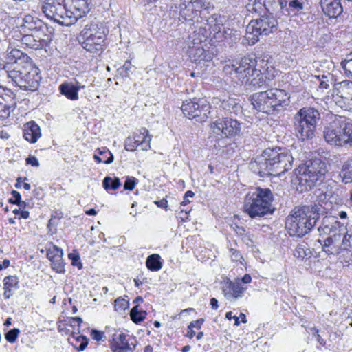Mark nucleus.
Masks as SVG:
<instances>
[{
	"mask_svg": "<svg viewBox=\"0 0 352 352\" xmlns=\"http://www.w3.org/2000/svg\"><path fill=\"white\" fill-rule=\"evenodd\" d=\"M304 0H281V12L285 15L294 16L304 8Z\"/></svg>",
	"mask_w": 352,
	"mask_h": 352,
	"instance_id": "25",
	"label": "nucleus"
},
{
	"mask_svg": "<svg viewBox=\"0 0 352 352\" xmlns=\"http://www.w3.org/2000/svg\"><path fill=\"white\" fill-rule=\"evenodd\" d=\"M11 194L13 196V199H10L9 202L12 204H16L21 199V196L16 190H12Z\"/></svg>",
	"mask_w": 352,
	"mask_h": 352,
	"instance_id": "61",
	"label": "nucleus"
},
{
	"mask_svg": "<svg viewBox=\"0 0 352 352\" xmlns=\"http://www.w3.org/2000/svg\"><path fill=\"white\" fill-rule=\"evenodd\" d=\"M145 311H139L138 305L133 307L130 311V317L132 321L136 324L140 323L146 318Z\"/></svg>",
	"mask_w": 352,
	"mask_h": 352,
	"instance_id": "42",
	"label": "nucleus"
},
{
	"mask_svg": "<svg viewBox=\"0 0 352 352\" xmlns=\"http://www.w3.org/2000/svg\"><path fill=\"white\" fill-rule=\"evenodd\" d=\"M51 267L58 273H63L65 271L63 256H56V259L50 261Z\"/></svg>",
	"mask_w": 352,
	"mask_h": 352,
	"instance_id": "46",
	"label": "nucleus"
},
{
	"mask_svg": "<svg viewBox=\"0 0 352 352\" xmlns=\"http://www.w3.org/2000/svg\"><path fill=\"white\" fill-rule=\"evenodd\" d=\"M230 257H231V259L233 261H241V259H243V256H241V253L237 250H235L234 248H230Z\"/></svg>",
	"mask_w": 352,
	"mask_h": 352,
	"instance_id": "59",
	"label": "nucleus"
},
{
	"mask_svg": "<svg viewBox=\"0 0 352 352\" xmlns=\"http://www.w3.org/2000/svg\"><path fill=\"white\" fill-rule=\"evenodd\" d=\"M204 322V320L203 318L198 319L197 320L192 321L190 323V324L188 326V329H190L191 328L195 327L197 329H201V325L203 322Z\"/></svg>",
	"mask_w": 352,
	"mask_h": 352,
	"instance_id": "60",
	"label": "nucleus"
},
{
	"mask_svg": "<svg viewBox=\"0 0 352 352\" xmlns=\"http://www.w3.org/2000/svg\"><path fill=\"white\" fill-rule=\"evenodd\" d=\"M129 307V301L124 298H118L114 302V307L117 311H123Z\"/></svg>",
	"mask_w": 352,
	"mask_h": 352,
	"instance_id": "50",
	"label": "nucleus"
},
{
	"mask_svg": "<svg viewBox=\"0 0 352 352\" xmlns=\"http://www.w3.org/2000/svg\"><path fill=\"white\" fill-rule=\"evenodd\" d=\"M320 6L325 15L336 18L343 12L340 0H320Z\"/></svg>",
	"mask_w": 352,
	"mask_h": 352,
	"instance_id": "21",
	"label": "nucleus"
},
{
	"mask_svg": "<svg viewBox=\"0 0 352 352\" xmlns=\"http://www.w3.org/2000/svg\"><path fill=\"white\" fill-rule=\"evenodd\" d=\"M342 182L345 184L352 182V157L349 159L343 165L342 169Z\"/></svg>",
	"mask_w": 352,
	"mask_h": 352,
	"instance_id": "38",
	"label": "nucleus"
},
{
	"mask_svg": "<svg viewBox=\"0 0 352 352\" xmlns=\"http://www.w3.org/2000/svg\"><path fill=\"white\" fill-rule=\"evenodd\" d=\"M273 199V194L270 189L254 188L245 195L244 212L252 219L270 215L275 209L272 204Z\"/></svg>",
	"mask_w": 352,
	"mask_h": 352,
	"instance_id": "3",
	"label": "nucleus"
},
{
	"mask_svg": "<svg viewBox=\"0 0 352 352\" xmlns=\"http://www.w3.org/2000/svg\"><path fill=\"white\" fill-rule=\"evenodd\" d=\"M207 21L211 33L213 32L216 38L220 39L223 22V18L214 14L209 17Z\"/></svg>",
	"mask_w": 352,
	"mask_h": 352,
	"instance_id": "30",
	"label": "nucleus"
},
{
	"mask_svg": "<svg viewBox=\"0 0 352 352\" xmlns=\"http://www.w3.org/2000/svg\"><path fill=\"white\" fill-rule=\"evenodd\" d=\"M188 7H191L195 11H199L203 8H206V3L203 0H194L188 3Z\"/></svg>",
	"mask_w": 352,
	"mask_h": 352,
	"instance_id": "56",
	"label": "nucleus"
},
{
	"mask_svg": "<svg viewBox=\"0 0 352 352\" xmlns=\"http://www.w3.org/2000/svg\"><path fill=\"white\" fill-rule=\"evenodd\" d=\"M247 10L251 13L261 14L265 13V0H249L246 5Z\"/></svg>",
	"mask_w": 352,
	"mask_h": 352,
	"instance_id": "35",
	"label": "nucleus"
},
{
	"mask_svg": "<svg viewBox=\"0 0 352 352\" xmlns=\"http://www.w3.org/2000/svg\"><path fill=\"white\" fill-rule=\"evenodd\" d=\"M266 11H274L276 8H280L281 10V0H265Z\"/></svg>",
	"mask_w": 352,
	"mask_h": 352,
	"instance_id": "51",
	"label": "nucleus"
},
{
	"mask_svg": "<svg viewBox=\"0 0 352 352\" xmlns=\"http://www.w3.org/2000/svg\"><path fill=\"white\" fill-rule=\"evenodd\" d=\"M297 172V190L303 192L311 190L318 182H322L327 170L325 162L320 159H315L299 166Z\"/></svg>",
	"mask_w": 352,
	"mask_h": 352,
	"instance_id": "5",
	"label": "nucleus"
},
{
	"mask_svg": "<svg viewBox=\"0 0 352 352\" xmlns=\"http://www.w3.org/2000/svg\"><path fill=\"white\" fill-rule=\"evenodd\" d=\"M110 348L113 352L132 351L129 342L126 340V335L122 333L118 335L113 334L110 341Z\"/></svg>",
	"mask_w": 352,
	"mask_h": 352,
	"instance_id": "23",
	"label": "nucleus"
},
{
	"mask_svg": "<svg viewBox=\"0 0 352 352\" xmlns=\"http://www.w3.org/2000/svg\"><path fill=\"white\" fill-rule=\"evenodd\" d=\"M19 66L15 65V67L12 68V69L5 70L7 77L21 89L36 91L41 80L40 69L32 63H27L21 68Z\"/></svg>",
	"mask_w": 352,
	"mask_h": 352,
	"instance_id": "6",
	"label": "nucleus"
},
{
	"mask_svg": "<svg viewBox=\"0 0 352 352\" xmlns=\"http://www.w3.org/2000/svg\"><path fill=\"white\" fill-rule=\"evenodd\" d=\"M333 225L338 226L337 217L334 216H325L323 217L321 225L318 228H327L329 226L333 227Z\"/></svg>",
	"mask_w": 352,
	"mask_h": 352,
	"instance_id": "49",
	"label": "nucleus"
},
{
	"mask_svg": "<svg viewBox=\"0 0 352 352\" xmlns=\"http://www.w3.org/2000/svg\"><path fill=\"white\" fill-rule=\"evenodd\" d=\"M310 253L307 244H298L294 250V256L298 258H304Z\"/></svg>",
	"mask_w": 352,
	"mask_h": 352,
	"instance_id": "44",
	"label": "nucleus"
},
{
	"mask_svg": "<svg viewBox=\"0 0 352 352\" xmlns=\"http://www.w3.org/2000/svg\"><path fill=\"white\" fill-rule=\"evenodd\" d=\"M63 250L56 245H53L47 251V257L50 261L56 259V256H63Z\"/></svg>",
	"mask_w": 352,
	"mask_h": 352,
	"instance_id": "47",
	"label": "nucleus"
},
{
	"mask_svg": "<svg viewBox=\"0 0 352 352\" xmlns=\"http://www.w3.org/2000/svg\"><path fill=\"white\" fill-rule=\"evenodd\" d=\"M258 64L254 58L244 56L236 65H226L223 72L230 75L232 79H237L241 83L248 82L251 78V74L256 70Z\"/></svg>",
	"mask_w": 352,
	"mask_h": 352,
	"instance_id": "9",
	"label": "nucleus"
},
{
	"mask_svg": "<svg viewBox=\"0 0 352 352\" xmlns=\"http://www.w3.org/2000/svg\"><path fill=\"white\" fill-rule=\"evenodd\" d=\"M91 336L94 340L98 342L104 341L105 336L103 331L93 329L91 332Z\"/></svg>",
	"mask_w": 352,
	"mask_h": 352,
	"instance_id": "58",
	"label": "nucleus"
},
{
	"mask_svg": "<svg viewBox=\"0 0 352 352\" xmlns=\"http://www.w3.org/2000/svg\"><path fill=\"white\" fill-rule=\"evenodd\" d=\"M293 157L281 148H267L252 161L249 167L261 177L280 176L292 168Z\"/></svg>",
	"mask_w": 352,
	"mask_h": 352,
	"instance_id": "1",
	"label": "nucleus"
},
{
	"mask_svg": "<svg viewBox=\"0 0 352 352\" xmlns=\"http://www.w3.org/2000/svg\"><path fill=\"white\" fill-rule=\"evenodd\" d=\"M294 131L297 138L302 141L312 140L315 136L316 127L304 124L300 122H294Z\"/></svg>",
	"mask_w": 352,
	"mask_h": 352,
	"instance_id": "22",
	"label": "nucleus"
},
{
	"mask_svg": "<svg viewBox=\"0 0 352 352\" xmlns=\"http://www.w3.org/2000/svg\"><path fill=\"white\" fill-rule=\"evenodd\" d=\"M4 295L7 294V289L11 291V288L16 286L18 283L17 278L16 276H10L4 278Z\"/></svg>",
	"mask_w": 352,
	"mask_h": 352,
	"instance_id": "48",
	"label": "nucleus"
},
{
	"mask_svg": "<svg viewBox=\"0 0 352 352\" xmlns=\"http://www.w3.org/2000/svg\"><path fill=\"white\" fill-rule=\"evenodd\" d=\"M7 64L3 67L6 70L12 69L15 65H19L21 68L27 63H32L30 58L21 50L15 48H12L10 51L8 50L7 54Z\"/></svg>",
	"mask_w": 352,
	"mask_h": 352,
	"instance_id": "17",
	"label": "nucleus"
},
{
	"mask_svg": "<svg viewBox=\"0 0 352 352\" xmlns=\"http://www.w3.org/2000/svg\"><path fill=\"white\" fill-rule=\"evenodd\" d=\"M220 107L230 114L237 115L241 111V106L235 98H228L221 101Z\"/></svg>",
	"mask_w": 352,
	"mask_h": 352,
	"instance_id": "31",
	"label": "nucleus"
},
{
	"mask_svg": "<svg viewBox=\"0 0 352 352\" xmlns=\"http://www.w3.org/2000/svg\"><path fill=\"white\" fill-rule=\"evenodd\" d=\"M35 36L37 38V41L38 43L41 41V39L46 38V37L50 38L49 43L52 40V33L48 30L47 31H45L44 32H42V31H38L37 32L35 33Z\"/></svg>",
	"mask_w": 352,
	"mask_h": 352,
	"instance_id": "57",
	"label": "nucleus"
},
{
	"mask_svg": "<svg viewBox=\"0 0 352 352\" xmlns=\"http://www.w3.org/2000/svg\"><path fill=\"white\" fill-rule=\"evenodd\" d=\"M277 30V21L270 14H264L252 20L246 27L245 37L250 45L258 41L259 36H267Z\"/></svg>",
	"mask_w": 352,
	"mask_h": 352,
	"instance_id": "8",
	"label": "nucleus"
},
{
	"mask_svg": "<svg viewBox=\"0 0 352 352\" xmlns=\"http://www.w3.org/2000/svg\"><path fill=\"white\" fill-rule=\"evenodd\" d=\"M346 230V227L344 224H342L338 221V226L333 225V227L331 226H327V228H318V232H320V235L322 234H331L334 233H340L343 232Z\"/></svg>",
	"mask_w": 352,
	"mask_h": 352,
	"instance_id": "39",
	"label": "nucleus"
},
{
	"mask_svg": "<svg viewBox=\"0 0 352 352\" xmlns=\"http://www.w3.org/2000/svg\"><path fill=\"white\" fill-rule=\"evenodd\" d=\"M138 183V179L133 177H127L124 184V189L132 190Z\"/></svg>",
	"mask_w": 352,
	"mask_h": 352,
	"instance_id": "55",
	"label": "nucleus"
},
{
	"mask_svg": "<svg viewBox=\"0 0 352 352\" xmlns=\"http://www.w3.org/2000/svg\"><path fill=\"white\" fill-rule=\"evenodd\" d=\"M201 30L199 32L193 31L190 34L186 43L188 45L187 53L192 62L200 63L201 61H210L212 60V54L206 52L204 48L202 42L205 36L201 34Z\"/></svg>",
	"mask_w": 352,
	"mask_h": 352,
	"instance_id": "10",
	"label": "nucleus"
},
{
	"mask_svg": "<svg viewBox=\"0 0 352 352\" xmlns=\"http://www.w3.org/2000/svg\"><path fill=\"white\" fill-rule=\"evenodd\" d=\"M341 65L346 75L352 78V52L348 54L346 58L341 62Z\"/></svg>",
	"mask_w": 352,
	"mask_h": 352,
	"instance_id": "43",
	"label": "nucleus"
},
{
	"mask_svg": "<svg viewBox=\"0 0 352 352\" xmlns=\"http://www.w3.org/2000/svg\"><path fill=\"white\" fill-rule=\"evenodd\" d=\"M19 329L17 328H14L10 329L5 334V338L8 342L14 343L19 334Z\"/></svg>",
	"mask_w": 352,
	"mask_h": 352,
	"instance_id": "52",
	"label": "nucleus"
},
{
	"mask_svg": "<svg viewBox=\"0 0 352 352\" xmlns=\"http://www.w3.org/2000/svg\"><path fill=\"white\" fill-rule=\"evenodd\" d=\"M351 238V235L346 234V230L344 231V234L342 236L341 241L340 242V250H346L351 246L350 239Z\"/></svg>",
	"mask_w": 352,
	"mask_h": 352,
	"instance_id": "54",
	"label": "nucleus"
},
{
	"mask_svg": "<svg viewBox=\"0 0 352 352\" xmlns=\"http://www.w3.org/2000/svg\"><path fill=\"white\" fill-rule=\"evenodd\" d=\"M2 100H4L3 98L0 99V120L7 119L16 107V102L13 97L11 98L10 102H3Z\"/></svg>",
	"mask_w": 352,
	"mask_h": 352,
	"instance_id": "33",
	"label": "nucleus"
},
{
	"mask_svg": "<svg viewBox=\"0 0 352 352\" xmlns=\"http://www.w3.org/2000/svg\"><path fill=\"white\" fill-rule=\"evenodd\" d=\"M134 68L131 65L130 60H126L124 64L117 69L116 76L121 77L122 78H129L131 74L133 72L132 69Z\"/></svg>",
	"mask_w": 352,
	"mask_h": 352,
	"instance_id": "41",
	"label": "nucleus"
},
{
	"mask_svg": "<svg viewBox=\"0 0 352 352\" xmlns=\"http://www.w3.org/2000/svg\"><path fill=\"white\" fill-rule=\"evenodd\" d=\"M108 32L107 28L102 23L91 22L87 24L81 31L79 42L87 51L97 53L102 50Z\"/></svg>",
	"mask_w": 352,
	"mask_h": 352,
	"instance_id": "7",
	"label": "nucleus"
},
{
	"mask_svg": "<svg viewBox=\"0 0 352 352\" xmlns=\"http://www.w3.org/2000/svg\"><path fill=\"white\" fill-rule=\"evenodd\" d=\"M139 146L133 137H128L124 141V148L128 151H134Z\"/></svg>",
	"mask_w": 352,
	"mask_h": 352,
	"instance_id": "53",
	"label": "nucleus"
},
{
	"mask_svg": "<svg viewBox=\"0 0 352 352\" xmlns=\"http://www.w3.org/2000/svg\"><path fill=\"white\" fill-rule=\"evenodd\" d=\"M94 158L98 163L111 164L114 160L113 155L107 148H98L96 151Z\"/></svg>",
	"mask_w": 352,
	"mask_h": 352,
	"instance_id": "34",
	"label": "nucleus"
},
{
	"mask_svg": "<svg viewBox=\"0 0 352 352\" xmlns=\"http://www.w3.org/2000/svg\"><path fill=\"white\" fill-rule=\"evenodd\" d=\"M323 137L329 144L335 147H352V124L344 117H336L324 126Z\"/></svg>",
	"mask_w": 352,
	"mask_h": 352,
	"instance_id": "4",
	"label": "nucleus"
},
{
	"mask_svg": "<svg viewBox=\"0 0 352 352\" xmlns=\"http://www.w3.org/2000/svg\"><path fill=\"white\" fill-rule=\"evenodd\" d=\"M69 257L72 261V265L77 266L79 269L82 268V264L79 261L80 258L78 256L73 255L72 254H69Z\"/></svg>",
	"mask_w": 352,
	"mask_h": 352,
	"instance_id": "63",
	"label": "nucleus"
},
{
	"mask_svg": "<svg viewBox=\"0 0 352 352\" xmlns=\"http://www.w3.org/2000/svg\"><path fill=\"white\" fill-rule=\"evenodd\" d=\"M66 0H45L41 9L45 15L62 25H70Z\"/></svg>",
	"mask_w": 352,
	"mask_h": 352,
	"instance_id": "11",
	"label": "nucleus"
},
{
	"mask_svg": "<svg viewBox=\"0 0 352 352\" xmlns=\"http://www.w3.org/2000/svg\"><path fill=\"white\" fill-rule=\"evenodd\" d=\"M26 163L31 164L32 166L37 167L39 166V162L36 157L30 156L26 159Z\"/></svg>",
	"mask_w": 352,
	"mask_h": 352,
	"instance_id": "64",
	"label": "nucleus"
},
{
	"mask_svg": "<svg viewBox=\"0 0 352 352\" xmlns=\"http://www.w3.org/2000/svg\"><path fill=\"white\" fill-rule=\"evenodd\" d=\"M21 27L23 29L32 31L34 33H36L38 31H42V32H44L47 30V26L45 23L37 17H34L30 14L24 16Z\"/></svg>",
	"mask_w": 352,
	"mask_h": 352,
	"instance_id": "24",
	"label": "nucleus"
},
{
	"mask_svg": "<svg viewBox=\"0 0 352 352\" xmlns=\"http://www.w3.org/2000/svg\"><path fill=\"white\" fill-rule=\"evenodd\" d=\"M336 95L343 98L346 102H352V81L344 80L337 85Z\"/></svg>",
	"mask_w": 352,
	"mask_h": 352,
	"instance_id": "28",
	"label": "nucleus"
},
{
	"mask_svg": "<svg viewBox=\"0 0 352 352\" xmlns=\"http://www.w3.org/2000/svg\"><path fill=\"white\" fill-rule=\"evenodd\" d=\"M103 187L105 190H116L120 186L121 183L118 177H114L113 179L110 177H105L102 182Z\"/></svg>",
	"mask_w": 352,
	"mask_h": 352,
	"instance_id": "40",
	"label": "nucleus"
},
{
	"mask_svg": "<svg viewBox=\"0 0 352 352\" xmlns=\"http://www.w3.org/2000/svg\"><path fill=\"white\" fill-rule=\"evenodd\" d=\"M41 129L34 121L29 122L24 125L23 137L31 143H35L41 137Z\"/></svg>",
	"mask_w": 352,
	"mask_h": 352,
	"instance_id": "26",
	"label": "nucleus"
},
{
	"mask_svg": "<svg viewBox=\"0 0 352 352\" xmlns=\"http://www.w3.org/2000/svg\"><path fill=\"white\" fill-rule=\"evenodd\" d=\"M300 320L302 322V327L305 328L307 331H308V329H309L308 322L307 320H304L303 318H301ZM309 330L316 336L317 341L321 345L324 346L325 344V341L324 340V339L318 333V332H319L318 329L316 327H310Z\"/></svg>",
	"mask_w": 352,
	"mask_h": 352,
	"instance_id": "45",
	"label": "nucleus"
},
{
	"mask_svg": "<svg viewBox=\"0 0 352 352\" xmlns=\"http://www.w3.org/2000/svg\"><path fill=\"white\" fill-rule=\"evenodd\" d=\"M320 118L319 111L311 107L300 109L295 115L294 120L304 124H308L316 128L318 121Z\"/></svg>",
	"mask_w": 352,
	"mask_h": 352,
	"instance_id": "18",
	"label": "nucleus"
},
{
	"mask_svg": "<svg viewBox=\"0 0 352 352\" xmlns=\"http://www.w3.org/2000/svg\"><path fill=\"white\" fill-rule=\"evenodd\" d=\"M49 40L50 38L46 37V38L41 39V41L38 43L37 38L35 36V33H34V34L23 35L21 38V42L23 44L34 50L41 49L43 47L48 45Z\"/></svg>",
	"mask_w": 352,
	"mask_h": 352,
	"instance_id": "27",
	"label": "nucleus"
},
{
	"mask_svg": "<svg viewBox=\"0 0 352 352\" xmlns=\"http://www.w3.org/2000/svg\"><path fill=\"white\" fill-rule=\"evenodd\" d=\"M58 89L62 95L71 100H76L78 99V93L77 89L75 88L74 84L72 82H65L59 85Z\"/></svg>",
	"mask_w": 352,
	"mask_h": 352,
	"instance_id": "32",
	"label": "nucleus"
},
{
	"mask_svg": "<svg viewBox=\"0 0 352 352\" xmlns=\"http://www.w3.org/2000/svg\"><path fill=\"white\" fill-rule=\"evenodd\" d=\"M160 258V256L157 254L148 256L146 261V265L148 269L151 271H158L160 270L162 267Z\"/></svg>",
	"mask_w": 352,
	"mask_h": 352,
	"instance_id": "36",
	"label": "nucleus"
},
{
	"mask_svg": "<svg viewBox=\"0 0 352 352\" xmlns=\"http://www.w3.org/2000/svg\"><path fill=\"white\" fill-rule=\"evenodd\" d=\"M344 234V232L340 233H334L328 234L322 242L319 240V242L322 245V250L328 254H337L340 252V242L341 241L342 236Z\"/></svg>",
	"mask_w": 352,
	"mask_h": 352,
	"instance_id": "20",
	"label": "nucleus"
},
{
	"mask_svg": "<svg viewBox=\"0 0 352 352\" xmlns=\"http://www.w3.org/2000/svg\"><path fill=\"white\" fill-rule=\"evenodd\" d=\"M91 0H66L67 10L71 25L84 16L89 11Z\"/></svg>",
	"mask_w": 352,
	"mask_h": 352,
	"instance_id": "14",
	"label": "nucleus"
},
{
	"mask_svg": "<svg viewBox=\"0 0 352 352\" xmlns=\"http://www.w3.org/2000/svg\"><path fill=\"white\" fill-rule=\"evenodd\" d=\"M225 297L228 300H236L242 297L246 287H243L239 280L234 282L226 278L223 281L222 287Z\"/></svg>",
	"mask_w": 352,
	"mask_h": 352,
	"instance_id": "19",
	"label": "nucleus"
},
{
	"mask_svg": "<svg viewBox=\"0 0 352 352\" xmlns=\"http://www.w3.org/2000/svg\"><path fill=\"white\" fill-rule=\"evenodd\" d=\"M266 80V76L258 69L254 70V72L251 74V78L249 80L250 84L255 87H260L263 85Z\"/></svg>",
	"mask_w": 352,
	"mask_h": 352,
	"instance_id": "37",
	"label": "nucleus"
},
{
	"mask_svg": "<svg viewBox=\"0 0 352 352\" xmlns=\"http://www.w3.org/2000/svg\"><path fill=\"white\" fill-rule=\"evenodd\" d=\"M195 195V193L192 190H188L184 196L182 202L181 203L182 206H186L188 203H190V201L188 199L189 197H193Z\"/></svg>",
	"mask_w": 352,
	"mask_h": 352,
	"instance_id": "62",
	"label": "nucleus"
},
{
	"mask_svg": "<svg viewBox=\"0 0 352 352\" xmlns=\"http://www.w3.org/2000/svg\"><path fill=\"white\" fill-rule=\"evenodd\" d=\"M210 106L204 99L194 98L183 102L181 109L184 116L189 119L203 122L208 118Z\"/></svg>",
	"mask_w": 352,
	"mask_h": 352,
	"instance_id": "12",
	"label": "nucleus"
},
{
	"mask_svg": "<svg viewBox=\"0 0 352 352\" xmlns=\"http://www.w3.org/2000/svg\"><path fill=\"white\" fill-rule=\"evenodd\" d=\"M250 100L254 108L257 111L267 114L274 113L273 105H271L268 89L252 94L250 96Z\"/></svg>",
	"mask_w": 352,
	"mask_h": 352,
	"instance_id": "15",
	"label": "nucleus"
},
{
	"mask_svg": "<svg viewBox=\"0 0 352 352\" xmlns=\"http://www.w3.org/2000/svg\"><path fill=\"white\" fill-rule=\"evenodd\" d=\"M271 105H273L274 113L284 110L290 102V96L285 90L280 89H270Z\"/></svg>",
	"mask_w": 352,
	"mask_h": 352,
	"instance_id": "16",
	"label": "nucleus"
},
{
	"mask_svg": "<svg viewBox=\"0 0 352 352\" xmlns=\"http://www.w3.org/2000/svg\"><path fill=\"white\" fill-rule=\"evenodd\" d=\"M324 212L320 204L296 208L287 217L285 227L291 236L302 237L311 230Z\"/></svg>",
	"mask_w": 352,
	"mask_h": 352,
	"instance_id": "2",
	"label": "nucleus"
},
{
	"mask_svg": "<svg viewBox=\"0 0 352 352\" xmlns=\"http://www.w3.org/2000/svg\"><path fill=\"white\" fill-rule=\"evenodd\" d=\"M133 138L142 150L148 151L151 148V137L148 135V131L146 128H141L139 133H135Z\"/></svg>",
	"mask_w": 352,
	"mask_h": 352,
	"instance_id": "29",
	"label": "nucleus"
},
{
	"mask_svg": "<svg viewBox=\"0 0 352 352\" xmlns=\"http://www.w3.org/2000/svg\"><path fill=\"white\" fill-rule=\"evenodd\" d=\"M214 133L221 137H233L241 131L240 123L235 119L223 118L218 119L211 124Z\"/></svg>",
	"mask_w": 352,
	"mask_h": 352,
	"instance_id": "13",
	"label": "nucleus"
}]
</instances>
